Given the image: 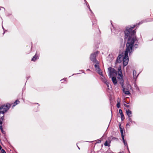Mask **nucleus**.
Returning <instances> with one entry per match:
<instances>
[{
    "mask_svg": "<svg viewBox=\"0 0 153 153\" xmlns=\"http://www.w3.org/2000/svg\"><path fill=\"white\" fill-rule=\"evenodd\" d=\"M134 27L135 26L133 25L131 27H127L126 30L125 31V39L128 38V42L126 45V50L122 53V55H119L117 59V62L119 63L123 60V65L124 66L127 65L128 62V53L130 54L133 51V47L135 39L134 36L135 32L134 30H132Z\"/></svg>",
    "mask_w": 153,
    "mask_h": 153,
    "instance_id": "f257e3e1",
    "label": "nucleus"
},
{
    "mask_svg": "<svg viewBox=\"0 0 153 153\" xmlns=\"http://www.w3.org/2000/svg\"><path fill=\"white\" fill-rule=\"evenodd\" d=\"M10 107V104L3 105L0 107V115L1 114H3L7 111L9 109Z\"/></svg>",
    "mask_w": 153,
    "mask_h": 153,
    "instance_id": "f03ea898",
    "label": "nucleus"
},
{
    "mask_svg": "<svg viewBox=\"0 0 153 153\" xmlns=\"http://www.w3.org/2000/svg\"><path fill=\"white\" fill-rule=\"evenodd\" d=\"M109 71V76L110 77L114 76L117 75L116 71L111 67H109L108 69Z\"/></svg>",
    "mask_w": 153,
    "mask_h": 153,
    "instance_id": "7ed1b4c3",
    "label": "nucleus"
},
{
    "mask_svg": "<svg viewBox=\"0 0 153 153\" xmlns=\"http://www.w3.org/2000/svg\"><path fill=\"white\" fill-rule=\"evenodd\" d=\"M121 68L120 66H119L118 67V74H117V77L118 79H120V80H121L122 81L123 80V75L122 74L121 71Z\"/></svg>",
    "mask_w": 153,
    "mask_h": 153,
    "instance_id": "20e7f679",
    "label": "nucleus"
},
{
    "mask_svg": "<svg viewBox=\"0 0 153 153\" xmlns=\"http://www.w3.org/2000/svg\"><path fill=\"white\" fill-rule=\"evenodd\" d=\"M95 63V68L96 69V70L97 71V72H98V73L100 75H102V73L100 70V68L99 67V63H98L97 61H96V62H94Z\"/></svg>",
    "mask_w": 153,
    "mask_h": 153,
    "instance_id": "39448f33",
    "label": "nucleus"
},
{
    "mask_svg": "<svg viewBox=\"0 0 153 153\" xmlns=\"http://www.w3.org/2000/svg\"><path fill=\"white\" fill-rule=\"evenodd\" d=\"M97 52L94 53L92 54L91 56L90 59L91 61L94 62H96L97 61L95 60V58L96 55L97 54Z\"/></svg>",
    "mask_w": 153,
    "mask_h": 153,
    "instance_id": "423d86ee",
    "label": "nucleus"
},
{
    "mask_svg": "<svg viewBox=\"0 0 153 153\" xmlns=\"http://www.w3.org/2000/svg\"><path fill=\"white\" fill-rule=\"evenodd\" d=\"M120 132H121V137H122V138L123 139V142L124 143L125 146L127 145V143L126 142V141L125 140H124L123 130L122 129V128H120Z\"/></svg>",
    "mask_w": 153,
    "mask_h": 153,
    "instance_id": "0eeeda50",
    "label": "nucleus"
},
{
    "mask_svg": "<svg viewBox=\"0 0 153 153\" xmlns=\"http://www.w3.org/2000/svg\"><path fill=\"white\" fill-rule=\"evenodd\" d=\"M122 87L123 88V91L126 94L128 95L130 94L129 91L127 90L126 89L123 85H122Z\"/></svg>",
    "mask_w": 153,
    "mask_h": 153,
    "instance_id": "6e6552de",
    "label": "nucleus"
},
{
    "mask_svg": "<svg viewBox=\"0 0 153 153\" xmlns=\"http://www.w3.org/2000/svg\"><path fill=\"white\" fill-rule=\"evenodd\" d=\"M112 80L114 83V84L115 85L117 83V80L116 78L114 76H113L111 78Z\"/></svg>",
    "mask_w": 153,
    "mask_h": 153,
    "instance_id": "1a4fd4ad",
    "label": "nucleus"
},
{
    "mask_svg": "<svg viewBox=\"0 0 153 153\" xmlns=\"http://www.w3.org/2000/svg\"><path fill=\"white\" fill-rule=\"evenodd\" d=\"M126 112L127 115L128 116V117H130L132 116V112L130 110H126Z\"/></svg>",
    "mask_w": 153,
    "mask_h": 153,
    "instance_id": "9d476101",
    "label": "nucleus"
},
{
    "mask_svg": "<svg viewBox=\"0 0 153 153\" xmlns=\"http://www.w3.org/2000/svg\"><path fill=\"white\" fill-rule=\"evenodd\" d=\"M3 116L0 118V125H1L2 123V121L4 119V114H2Z\"/></svg>",
    "mask_w": 153,
    "mask_h": 153,
    "instance_id": "9b49d317",
    "label": "nucleus"
},
{
    "mask_svg": "<svg viewBox=\"0 0 153 153\" xmlns=\"http://www.w3.org/2000/svg\"><path fill=\"white\" fill-rule=\"evenodd\" d=\"M110 143V142L106 141L104 144V145L106 146H109Z\"/></svg>",
    "mask_w": 153,
    "mask_h": 153,
    "instance_id": "f8f14e48",
    "label": "nucleus"
},
{
    "mask_svg": "<svg viewBox=\"0 0 153 153\" xmlns=\"http://www.w3.org/2000/svg\"><path fill=\"white\" fill-rule=\"evenodd\" d=\"M133 77L134 78H136L137 77L136 72V71H133Z\"/></svg>",
    "mask_w": 153,
    "mask_h": 153,
    "instance_id": "ddd939ff",
    "label": "nucleus"
},
{
    "mask_svg": "<svg viewBox=\"0 0 153 153\" xmlns=\"http://www.w3.org/2000/svg\"><path fill=\"white\" fill-rule=\"evenodd\" d=\"M37 58V56L36 55H35L33 58L31 60L32 61H35L36 60V59Z\"/></svg>",
    "mask_w": 153,
    "mask_h": 153,
    "instance_id": "4468645a",
    "label": "nucleus"
},
{
    "mask_svg": "<svg viewBox=\"0 0 153 153\" xmlns=\"http://www.w3.org/2000/svg\"><path fill=\"white\" fill-rule=\"evenodd\" d=\"M19 101L16 100V101L15 102L13 106H14L15 105H16L17 104L19 103Z\"/></svg>",
    "mask_w": 153,
    "mask_h": 153,
    "instance_id": "2eb2a0df",
    "label": "nucleus"
},
{
    "mask_svg": "<svg viewBox=\"0 0 153 153\" xmlns=\"http://www.w3.org/2000/svg\"><path fill=\"white\" fill-rule=\"evenodd\" d=\"M121 120H123L125 119V117H124L123 114L121 115Z\"/></svg>",
    "mask_w": 153,
    "mask_h": 153,
    "instance_id": "dca6fc26",
    "label": "nucleus"
},
{
    "mask_svg": "<svg viewBox=\"0 0 153 153\" xmlns=\"http://www.w3.org/2000/svg\"><path fill=\"white\" fill-rule=\"evenodd\" d=\"M119 113H120V115H121V114H123V113L122 111V110L121 109H120L119 110Z\"/></svg>",
    "mask_w": 153,
    "mask_h": 153,
    "instance_id": "f3484780",
    "label": "nucleus"
},
{
    "mask_svg": "<svg viewBox=\"0 0 153 153\" xmlns=\"http://www.w3.org/2000/svg\"><path fill=\"white\" fill-rule=\"evenodd\" d=\"M120 102H118V103H117V106L118 108H119L120 107Z\"/></svg>",
    "mask_w": 153,
    "mask_h": 153,
    "instance_id": "a211bd4d",
    "label": "nucleus"
},
{
    "mask_svg": "<svg viewBox=\"0 0 153 153\" xmlns=\"http://www.w3.org/2000/svg\"><path fill=\"white\" fill-rule=\"evenodd\" d=\"M0 129L1 131V132L3 133H4V131H3V129H2V126H1H1H0Z\"/></svg>",
    "mask_w": 153,
    "mask_h": 153,
    "instance_id": "6ab92c4d",
    "label": "nucleus"
},
{
    "mask_svg": "<svg viewBox=\"0 0 153 153\" xmlns=\"http://www.w3.org/2000/svg\"><path fill=\"white\" fill-rule=\"evenodd\" d=\"M1 153H6V152H5L4 150V149H2L1 150Z\"/></svg>",
    "mask_w": 153,
    "mask_h": 153,
    "instance_id": "aec40b11",
    "label": "nucleus"
},
{
    "mask_svg": "<svg viewBox=\"0 0 153 153\" xmlns=\"http://www.w3.org/2000/svg\"><path fill=\"white\" fill-rule=\"evenodd\" d=\"M124 105L126 107H129V106L128 105H127L125 104H124Z\"/></svg>",
    "mask_w": 153,
    "mask_h": 153,
    "instance_id": "412c9836",
    "label": "nucleus"
},
{
    "mask_svg": "<svg viewBox=\"0 0 153 153\" xmlns=\"http://www.w3.org/2000/svg\"><path fill=\"white\" fill-rule=\"evenodd\" d=\"M117 101V103H118V102H120V100L119 99H118Z\"/></svg>",
    "mask_w": 153,
    "mask_h": 153,
    "instance_id": "4be33fe9",
    "label": "nucleus"
},
{
    "mask_svg": "<svg viewBox=\"0 0 153 153\" xmlns=\"http://www.w3.org/2000/svg\"><path fill=\"white\" fill-rule=\"evenodd\" d=\"M106 84L107 85V86L108 87V82H106Z\"/></svg>",
    "mask_w": 153,
    "mask_h": 153,
    "instance_id": "5701e85b",
    "label": "nucleus"
}]
</instances>
